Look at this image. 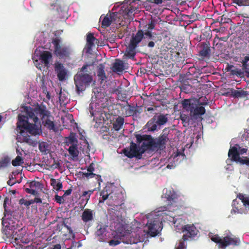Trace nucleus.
Listing matches in <instances>:
<instances>
[{"label": "nucleus", "instance_id": "1", "mask_svg": "<svg viewBox=\"0 0 249 249\" xmlns=\"http://www.w3.org/2000/svg\"><path fill=\"white\" fill-rule=\"evenodd\" d=\"M29 117L33 119V121L37 124L39 122V117L42 121V124L49 130H55L54 122L50 119L51 117L50 112L47 110L45 106H37L34 108H31L27 111Z\"/></svg>", "mask_w": 249, "mask_h": 249}, {"label": "nucleus", "instance_id": "2", "mask_svg": "<svg viewBox=\"0 0 249 249\" xmlns=\"http://www.w3.org/2000/svg\"><path fill=\"white\" fill-rule=\"evenodd\" d=\"M3 226L2 232L7 238H11L17 242L18 243H28L29 240L25 237V235L21 233L22 229H17V224L13 222L12 220H2Z\"/></svg>", "mask_w": 249, "mask_h": 249}, {"label": "nucleus", "instance_id": "3", "mask_svg": "<svg viewBox=\"0 0 249 249\" xmlns=\"http://www.w3.org/2000/svg\"><path fill=\"white\" fill-rule=\"evenodd\" d=\"M90 65H84L74 76V84L78 94L84 91L93 80L92 75L89 71Z\"/></svg>", "mask_w": 249, "mask_h": 249}, {"label": "nucleus", "instance_id": "4", "mask_svg": "<svg viewBox=\"0 0 249 249\" xmlns=\"http://www.w3.org/2000/svg\"><path fill=\"white\" fill-rule=\"evenodd\" d=\"M181 104L183 109L190 111L191 116L197 118L198 116L205 113L206 109L201 106L207 105L208 102H200L199 100L185 99L182 101Z\"/></svg>", "mask_w": 249, "mask_h": 249}, {"label": "nucleus", "instance_id": "5", "mask_svg": "<svg viewBox=\"0 0 249 249\" xmlns=\"http://www.w3.org/2000/svg\"><path fill=\"white\" fill-rule=\"evenodd\" d=\"M26 124L19 131V135L18 136V141L20 142H25L32 146L36 144V142L33 140L28 133L32 135H36L39 133V129L36 124L30 123H26Z\"/></svg>", "mask_w": 249, "mask_h": 249}, {"label": "nucleus", "instance_id": "6", "mask_svg": "<svg viewBox=\"0 0 249 249\" xmlns=\"http://www.w3.org/2000/svg\"><path fill=\"white\" fill-rule=\"evenodd\" d=\"M147 29L144 32L142 30H138L135 36H142V46L147 45L149 48H153L155 46V43L157 41L155 38V35L156 33L152 32V30L155 27V22L153 20H151L147 25Z\"/></svg>", "mask_w": 249, "mask_h": 249}, {"label": "nucleus", "instance_id": "7", "mask_svg": "<svg viewBox=\"0 0 249 249\" xmlns=\"http://www.w3.org/2000/svg\"><path fill=\"white\" fill-rule=\"evenodd\" d=\"M52 43L53 46V53L60 59H69L71 53L70 48L62 44L60 37L52 38Z\"/></svg>", "mask_w": 249, "mask_h": 249}, {"label": "nucleus", "instance_id": "8", "mask_svg": "<svg viewBox=\"0 0 249 249\" xmlns=\"http://www.w3.org/2000/svg\"><path fill=\"white\" fill-rule=\"evenodd\" d=\"M247 151V148H242L239 145L236 144L235 146L230 148L228 152V156L232 160L236 163L249 166V160L247 157L242 159L240 157V155L246 153Z\"/></svg>", "mask_w": 249, "mask_h": 249}, {"label": "nucleus", "instance_id": "9", "mask_svg": "<svg viewBox=\"0 0 249 249\" xmlns=\"http://www.w3.org/2000/svg\"><path fill=\"white\" fill-rule=\"evenodd\" d=\"M120 203V200H119L112 205L108 204V205L113 207V208L108 209V217L109 220L114 223L121 224L123 221L122 213L124 209L121 207L122 204Z\"/></svg>", "mask_w": 249, "mask_h": 249}, {"label": "nucleus", "instance_id": "10", "mask_svg": "<svg viewBox=\"0 0 249 249\" xmlns=\"http://www.w3.org/2000/svg\"><path fill=\"white\" fill-rule=\"evenodd\" d=\"M211 239L217 244L220 249H226V247L230 245L237 246L239 243V239L235 237L227 235L221 238L218 234L213 235Z\"/></svg>", "mask_w": 249, "mask_h": 249}, {"label": "nucleus", "instance_id": "11", "mask_svg": "<svg viewBox=\"0 0 249 249\" xmlns=\"http://www.w3.org/2000/svg\"><path fill=\"white\" fill-rule=\"evenodd\" d=\"M142 36L133 35L130 39V43L126 48L125 55L129 58H133L136 55V49L138 47L140 43L142 42Z\"/></svg>", "mask_w": 249, "mask_h": 249}, {"label": "nucleus", "instance_id": "12", "mask_svg": "<svg viewBox=\"0 0 249 249\" xmlns=\"http://www.w3.org/2000/svg\"><path fill=\"white\" fill-rule=\"evenodd\" d=\"M123 152L124 155L129 158L135 157L138 159H141L142 155L141 153L140 146L133 142L130 143L129 149L124 148Z\"/></svg>", "mask_w": 249, "mask_h": 249}, {"label": "nucleus", "instance_id": "13", "mask_svg": "<svg viewBox=\"0 0 249 249\" xmlns=\"http://www.w3.org/2000/svg\"><path fill=\"white\" fill-rule=\"evenodd\" d=\"M121 16L115 13H112L109 15H107L102 21V26L104 28L108 27L111 23L120 24Z\"/></svg>", "mask_w": 249, "mask_h": 249}, {"label": "nucleus", "instance_id": "14", "mask_svg": "<svg viewBox=\"0 0 249 249\" xmlns=\"http://www.w3.org/2000/svg\"><path fill=\"white\" fill-rule=\"evenodd\" d=\"M166 129L163 130L162 134L160 135L156 140H154V145L155 149L163 150L165 148V144L169 140L168 133Z\"/></svg>", "mask_w": 249, "mask_h": 249}, {"label": "nucleus", "instance_id": "15", "mask_svg": "<svg viewBox=\"0 0 249 249\" xmlns=\"http://www.w3.org/2000/svg\"><path fill=\"white\" fill-rule=\"evenodd\" d=\"M119 106L123 112L124 115L126 117L134 116L137 115L138 113H140L141 112L138 110V106H132L129 105L127 101L126 102V105L119 104Z\"/></svg>", "mask_w": 249, "mask_h": 249}, {"label": "nucleus", "instance_id": "16", "mask_svg": "<svg viewBox=\"0 0 249 249\" xmlns=\"http://www.w3.org/2000/svg\"><path fill=\"white\" fill-rule=\"evenodd\" d=\"M182 231L185 232L183 235L184 240H188L189 238L195 237L197 234V230L194 225H186L182 228Z\"/></svg>", "mask_w": 249, "mask_h": 249}, {"label": "nucleus", "instance_id": "17", "mask_svg": "<svg viewBox=\"0 0 249 249\" xmlns=\"http://www.w3.org/2000/svg\"><path fill=\"white\" fill-rule=\"evenodd\" d=\"M100 196H101L102 199L99 200L100 203L104 202L107 198H109V200H112L113 202H116L119 200L118 196H116V194L113 192L109 193L107 191V187H105L100 193Z\"/></svg>", "mask_w": 249, "mask_h": 249}, {"label": "nucleus", "instance_id": "18", "mask_svg": "<svg viewBox=\"0 0 249 249\" xmlns=\"http://www.w3.org/2000/svg\"><path fill=\"white\" fill-rule=\"evenodd\" d=\"M54 70L59 81H63L65 80L67 74V71L62 64L55 62L54 63Z\"/></svg>", "mask_w": 249, "mask_h": 249}, {"label": "nucleus", "instance_id": "19", "mask_svg": "<svg viewBox=\"0 0 249 249\" xmlns=\"http://www.w3.org/2000/svg\"><path fill=\"white\" fill-rule=\"evenodd\" d=\"M201 48L199 51V55L203 58L209 57L211 53V44L210 41L206 40L201 42L199 45Z\"/></svg>", "mask_w": 249, "mask_h": 249}, {"label": "nucleus", "instance_id": "20", "mask_svg": "<svg viewBox=\"0 0 249 249\" xmlns=\"http://www.w3.org/2000/svg\"><path fill=\"white\" fill-rule=\"evenodd\" d=\"M87 171L88 172H82L83 177H86L87 178H93L94 177H96V178L97 180V181L99 184H100L101 182L102 181L101 176L100 175H96L93 173V172L94 171V164L91 163L88 166L87 168Z\"/></svg>", "mask_w": 249, "mask_h": 249}, {"label": "nucleus", "instance_id": "21", "mask_svg": "<svg viewBox=\"0 0 249 249\" xmlns=\"http://www.w3.org/2000/svg\"><path fill=\"white\" fill-rule=\"evenodd\" d=\"M146 226L148 228L147 231V234L150 235L151 237H155L159 233V231L157 229L159 227V223L157 221L154 220L149 223H147Z\"/></svg>", "mask_w": 249, "mask_h": 249}, {"label": "nucleus", "instance_id": "22", "mask_svg": "<svg viewBox=\"0 0 249 249\" xmlns=\"http://www.w3.org/2000/svg\"><path fill=\"white\" fill-rule=\"evenodd\" d=\"M95 232V235L98 237L99 241L103 242L107 236V226L103 225H98Z\"/></svg>", "mask_w": 249, "mask_h": 249}, {"label": "nucleus", "instance_id": "23", "mask_svg": "<svg viewBox=\"0 0 249 249\" xmlns=\"http://www.w3.org/2000/svg\"><path fill=\"white\" fill-rule=\"evenodd\" d=\"M86 46L88 51L91 50L92 47L94 46L95 43L98 44L99 41L94 36L93 34L89 32L87 34Z\"/></svg>", "mask_w": 249, "mask_h": 249}, {"label": "nucleus", "instance_id": "24", "mask_svg": "<svg viewBox=\"0 0 249 249\" xmlns=\"http://www.w3.org/2000/svg\"><path fill=\"white\" fill-rule=\"evenodd\" d=\"M31 108L30 107L29 109H27L26 110L27 116L24 115H22L19 114L18 116V122L17 123V127L19 131L22 129L23 127L26 124V123H28V120L30 119L33 120V119H31L29 117V116L28 114L27 111Z\"/></svg>", "mask_w": 249, "mask_h": 249}, {"label": "nucleus", "instance_id": "25", "mask_svg": "<svg viewBox=\"0 0 249 249\" xmlns=\"http://www.w3.org/2000/svg\"><path fill=\"white\" fill-rule=\"evenodd\" d=\"M52 54L49 51H43L40 55L41 62L44 66L48 67L50 66V62L52 59Z\"/></svg>", "mask_w": 249, "mask_h": 249}, {"label": "nucleus", "instance_id": "26", "mask_svg": "<svg viewBox=\"0 0 249 249\" xmlns=\"http://www.w3.org/2000/svg\"><path fill=\"white\" fill-rule=\"evenodd\" d=\"M112 71L117 73H122L124 70V62L119 59H116L112 67Z\"/></svg>", "mask_w": 249, "mask_h": 249}, {"label": "nucleus", "instance_id": "27", "mask_svg": "<svg viewBox=\"0 0 249 249\" xmlns=\"http://www.w3.org/2000/svg\"><path fill=\"white\" fill-rule=\"evenodd\" d=\"M141 150V153L143 154L147 150L154 149L155 147L154 145V139L152 138L148 140H146L142 142L141 146H140Z\"/></svg>", "mask_w": 249, "mask_h": 249}, {"label": "nucleus", "instance_id": "28", "mask_svg": "<svg viewBox=\"0 0 249 249\" xmlns=\"http://www.w3.org/2000/svg\"><path fill=\"white\" fill-rule=\"evenodd\" d=\"M81 219L85 223L92 220L93 219V211L89 209L84 210L81 216Z\"/></svg>", "mask_w": 249, "mask_h": 249}, {"label": "nucleus", "instance_id": "29", "mask_svg": "<svg viewBox=\"0 0 249 249\" xmlns=\"http://www.w3.org/2000/svg\"><path fill=\"white\" fill-rule=\"evenodd\" d=\"M65 143L67 146L78 145V140L76 134L72 132L71 133L68 137H66Z\"/></svg>", "mask_w": 249, "mask_h": 249}, {"label": "nucleus", "instance_id": "30", "mask_svg": "<svg viewBox=\"0 0 249 249\" xmlns=\"http://www.w3.org/2000/svg\"><path fill=\"white\" fill-rule=\"evenodd\" d=\"M164 197L169 201V204L171 205L173 204V202H175V199L177 198V195L173 191L166 190V192L164 193Z\"/></svg>", "mask_w": 249, "mask_h": 249}, {"label": "nucleus", "instance_id": "31", "mask_svg": "<svg viewBox=\"0 0 249 249\" xmlns=\"http://www.w3.org/2000/svg\"><path fill=\"white\" fill-rule=\"evenodd\" d=\"M230 92L231 96L234 98L244 97L248 94L247 91L244 90H237L233 89H230Z\"/></svg>", "mask_w": 249, "mask_h": 249}, {"label": "nucleus", "instance_id": "32", "mask_svg": "<svg viewBox=\"0 0 249 249\" xmlns=\"http://www.w3.org/2000/svg\"><path fill=\"white\" fill-rule=\"evenodd\" d=\"M158 124H157L156 122V116H154L151 119H150L147 123L146 126L147 129L150 131H154L157 129Z\"/></svg>", "mask_w": 249, "mask_h": 249}, {"label": "nucleus", "instance_id": "33", "mask_svg": "<svg viewBox=\"0 0 249 249\" xmlns=\"http://www.w3.org/2000/svg\"><path fill=\"white\" fill-rule=\"evenodd\" d=\"M124 118L119 116L115 120L113 124V128L116 131H119L122 128L124 124Z\"/></svg>", "mask_w": 249, "mask_h": 249}, {"label": "nucleus", "instance_id": "34", "mask_svg": "<svg viewBox=\"0 0 249 249\" xmlns=\"http://www.w3.org/2000/svg\"><path fill=\"white\" fill-rule=\"evenodd\" d=\"M78 145H70L68 149L69 154L73 159L77 158L79 155Z\"/></svg>", "mask_w": 249, "mask_h": 249}, {"label": "nucleus", "instance_id": "35", "mask_svg": "<svg viewBox=\"0 0 249 249\" xmlns=\"http://www.w3.org/2000/svg\"><path fill=\"white\" fill-rule=\"evenodd\" d=\"M167 115L160 114L157 117L156 116V122L159 126L165 124L168 121Z\"/></svg>", "mask_w": 249, "mask_h": 249}, {"label": "nucleus", "instance_id": "36", "mask_svg": "<svg viewBox=\"0 0 249 249\" xmlns=\"http://www.w3.org/2000/svg\"><path fill=\"white\" fill-rule=\"evenodd\" d=\"M104 70L105 66L103 64H100L97 71V76L102 81H104L107 78Z\"/></svg>", "mask_w": 249, "mask_h": 249}, {"label": "nucleus", "instance_id": "37", "mask_svg": "<svg viewBox=\"0 0 249 249\" xmlns=\"http://www.w3.org/2000/svg\"><path fill=\"white\" fill-rule=\"evenodd\" d=\"M95 189L85 191L82 192V194L80 196V197L82 198V200L83 201H86V204L88 202L89 200L90 196L93 193Z\"/></svg>", "mask_w": 249, "mask_h": 249}, {"label": "nucleus", "instance_id": "38", "mask_svg": "<svg viewBox=\"0 0 249 249\" xmlns=\"http://www.w3.org/2000/svg\"><path fill=\"white\" fill-rule=\"evenodd\" d=\"M11 159L6 156L2 158L0 160V169L8 167L10 164Z\"/></svg>", "mask_w": 249, "mask_h": 249}, {"label": "nucleus", "instance_id": "39", "mask_svg": "<svg viewBox=\"0 0 249 249\" xmlns=\"http://www.w3.org/2000/svg\"><path fill=\"white\" fill-rule=\"evenodd\" d=\"M51 185L53 187V188L56 191H59L61 190L63 187L62 182L57 181L54 178H51L50 180Z\"/></svg>", "mask_w": 249, "mask_h": 249}, {"label": "nucleus", "instance_id": "40", "mask_svg": "<svg viewBox=\"0 0 249 249\" xmlns=\"http://www.w3.org/2000/svg\"><path fill=\"white\" fill-rule=\"evenodd\" d=\"M238 196L245 207L249 206V195L239 194Z\"/></svg>", "mask_w": 249, "mask_h": 249}, {"label": "nucleus", "instance_id": "41", "mask_svg": "<svg viewBox=\"0 0 249 249\" xmlns=\"http://www.w3.org/2000/svg\"><path fill=\"white\" fill-rule=\"evenodd\" d=\"M135 137L137 139V142L138 144H140L141 142L151 139V136L147 135H141L140 134H136Z\"/></svg>", "mask_w": 249, "mask_h": 249}, {"label": "nucleus", "instance_id": "42", "mask_svg": "<svg viewBox=\"0 0 249 249\" xmlns=\"http://www.w3.org/2000/svg\"><path fill=\"white\" fill-rule=\"evenodd\" d=\"M130 235L129 234L124 235V234L121 235L120 240L124 244H132L135 243L134 241H132V239L130 238Z\"/></svg>", "mask_w": 249, "mask_h": 249}, {"label": "nucleus", "instance_id": "43", "mask_svg": "<svg viewBox=\"0 0 249 249\" xmlns=\"http://www.w3.org/2000/svg\"><path fill=\"white\" fill-rule=\"evenodd\" d=\"M48 145L46 142H41L39 143L38 148L40 151L44 154H46L48 151Z\"/></svg>", "mask_w": 249, "mask_h": 249}, {"label": "nucleus", "instance_id": "44", "mask_svg": "<svg viewBox=\"0 0 249 249\" xmlns=\"http://www.w3.org/2000/svg\"><path fill=\"white\" fill-rule=\"evenodd\" d=\"M192 88V87L191 85L186 84L185 83H183L179 86L180 90L182 92H184L186 93L190 92L191 91Z\"/></svg>", "mask_w": 249, "mask_h": 249}, {"label": "nucleus", "instance_id": "45", "mask_svg": "<svg viewBox=\"0 0 249 249\" xmlns=\"http://www.w3.org/2000/svg\"><path fill=\"white\" fill-rule=\"evenodd\" d=\"M134 13H132V11H126V10H124V18L125 19H127L129 22L131 20H133L134 17Z\"/></svg>", "mask_w": 249, "mask_h": 249}, {"label": "nucleus", "instance_id": "46", "mask_svg": "<svg viewBox=\"0 0 249 249\" xmlns=\"http://www.w3.org/2000/svg\"><path fill=\"white\" fill-rule=\"evenodd\" d=\"M23 163V159L19 156H17L16 158L12 161V164L14 166H19Z\"/></svg>", "mask_w": 249, "mask_h": 249}, {"label": "nucleus", "instance_id": "47", "mask_svg": "<svg viewBox=\"0 0 249 249\" xmlns=\"http://www.w3.org/2000/svg\"><path fill=\"white\" fill-rule=\"evenodd\" d=\"M187 240H184V238H182L177 243L175 246V249H186V245L185 244V241Z\"/></svg>", "mask_w": 249, "mask_h": 249}, {"label": "nucleus", "instance_id": "48", "mask_svg": "<svg viewBox=\"0 0 249 249\" xmlns=\"http://www.w3.org/2000/svg\"><path fill=\"white\" fill-rule=\"evenodd\" d=\"M231 74L233 75H236L238 76L242 77L244 74V72L241 70L234 68L231 71Z\"/></svg>", "mask_w": 249, "mask_h": 249}, {"label": "nucleus", "instance_id": "49", "mask_svg": "<svg viewBox=\"0 0 249 249\" xmlns=\"http://www.w3.org/2000/svg\"><path fill=\"white\" fill-rule=\"evenodd\" d=\"M180 120L182 121L184 126L189 125L190 118L186 115H183L180 116Z\"/></svg>", "mask_w": 249, "mask_h": 249}, {"label": "nucleus", "instance_id": "50", "mask_svg": "<svg viewBox=\"0 0 249 249\" xmlns=\"http://www.w3.org/2000/svg\"><path fill=\"white\" fill-rule=\"evenodd\" d=\"M233 3L239 6H249V0H232Z\"/></svg>", "mask_w": 249, "mask_h": 249}, {"label": "nucleus", "instance_id": "51", "mask_svg": "<svg viewBox=\"0 0 249 249\" xmlns=\"http://www.w3.org/2000/svg\"><path fill=\"white\" fill-rule=\"evenodd\" d=\"M41 184L36 181H32L29 183V187L32 189H39L41 188Z\"/></svg>", "mask_w": 249, "mask_h": 249}, {"label": "nucleus", "instance_id": "52", "mask_svg": "<svg viewBox=\"0 0 249 249\" xmlns=\"http://www.w3.org/2000/svg\"><path fill=\"white\" fill-rule=\"evenodd\" d=\"M83 148H82V149H81V147H80V149L83 152H84V151H86V152H87L88 151H89V144L88 142V141L85 139L84 138L83 139Z\"/></svg>", "mask_w": 249, "mask_h": 249}, {"label": "nucleus", "instance_id": "53", "mask_svg": "<svg viewBox=\"0 0 249 249\" xmlns=\"http://www.w3.org/2000/svg\"><path fill=\"white\" fill-rule=\"evenodd\" d=\"M19 204L20 205H24L26 207H29V206L33 204V202L31 200H27L24 198H21L19 201Z\"/></svg>", "mask_w": 249, "mask_h": 249}, {"label": "nucleus", "instance_id": "54", "mask_svg": "<svg viewBox=\"0 0 249 249\" xmlns=\"http://www.w3.org/2000/svg\"><path fill=\"white\" fill-rule=\"evenodd\" d=\"M59 102L61 104H65L66 101L67 100V97L65 95V94H62V92H60L59 93Z\"/></svg>", "mask_w": 249, "mask_h": 249}, {"label": "nucleus", "instance_id": "55", "mask_svg": "<svg viewBox=\"0 0 249 249\" xmlns=\"http://www.w3.org/2000/svg\"><path fill=\"white\" fill-rule=\"evenodd\" d=\"M25 191L26 193H27L28 194H32L35 196H37L38 195V192L37 191H36V189H32L31 188H26Z\"/></svg>", "mask_w": 249, "mask_h": 249}, {"label": "nucleus", "instance_id": "56", "mask_svg": "<svg viewBox=\"0 0 249 249\" xmlns=\"http://www.w3.org/2000/svg\"><path fill=\"white\" fill-rule=\"evenodd\" d=\"M121 241L118 240L112 239L108 242L109 245L112 246H115L119 245Z\"/></svg>", "mask_w": 249, "mask_h": 249}, {"label": "nucleus", "instance_id": "57", "mask_svg": "<svg viewBox=\"0 0 249 249\" xmlns=\"http://www.w3.org/2000/svg\"><path fill=\"white\" fill-rule=\"evenodd\" d=\"M55 201L59 204L63 203V196H60L57 195H56L55 196Z\"/></svg>", "mask_w": 249, "mask_h": 249}, {"label": "nucleus", "instance_id": "58", "mask_svg": "<svg viewBox=\"0 0 249 249\" xmlns=\"http://www.w3.org/2000/svg\"><path fill=\"white\" fill-rule=\"evenodd\" d=\"M126 11H132L133 13L135 10H136V8L132 6L131 4H129L124 9Z\"/></svg>", "mask_w": 249, "mask_h": 249}, {"label": "nucleus", "instance_id": "59", "mask_svg": "<svg viewBox=\"0 0 249 249\" xmlns=\"http://www.w3.org/2000/svg\"><path fill=\"white\" fill-rule=\"evenodd\" d=\"M64 226L65 227H66L67 230H68V231H69V234H72L73 235V238H74L75 237V235H74V233L73 232V231L71 229V228L68 225H67L66 224H64Z\"/></svg>", "mask_w": 249, "mask_h": 249}, {"label": "nucleus", "instance_id": "60", "mask_svg": "<svg viewBox=\"0 0 249 249\" xmlns=\"http://www.w3.org/2000/svg\"><path fill=\"white\" fill-rule=\"evenodd\" d=\"M234 68V67L233 65L228 64L226 67L225 70L227 71H230L231 72V71Z\"/></svg>", "mask_w": 249, "mask_h": 249}, {"label": "nucleus", "instance_id": "61", "mask_svg": "<svg viewBox=\"0 0 249 249\" xmlns=\"http://www.w3.org/2000/svg\"><path fill=\"white\" fill-rule=\"evenodd\" d=\"M31 202H33V204L34 203H39L42 202V200L40 198L36 197L34 199L31 200Z\"/></svg>", "mask_w": 249, "mask_h": 249}, {"label": "nucleus", "instance_id": "62", "mask_svg": "<svg viewBox=\"0 0 249 249\" xmlns=\"http://www.w3.org/2000/svg\"><path fill=\"white\" fill-rule=\"evenodd\" d=\"M243 69L246 70L249 69V64L248 63L242 62Z\"/></svg>", "mask_w": 249, "mask_h": 249}, {"label": "nucleus", "instance_id": "63", "mask_svg": "<svg viewBox=\"0 0 249 249\" xmlns=\"http://www.w3.org/2000/svg\"><path fill=\"white\" fill-rule=\"evenodd\" d=\"M14 178H12V179L10 178L7 181V184L10 186H12L16 183V181H14Z\"/></svg>", "mask_w": 249, "mask_h": 249}, {"label": "nucleus", "instance_id": "64", "mask_svg": "<svg viewBox=\"0 0 249 249\" xmlns=\"http://www.w3.org/2000/svg\"><path fill=\"white\" fill-rule=\"evenodd\" d=\"M50 249H61V246L60 244H56V245H54Z\"/></svg>", "mask_w": 249, "mask_h": 249}]
</instances>
